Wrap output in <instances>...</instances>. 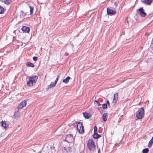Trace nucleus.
Returning <instances> with one entry per match:
<instances>
[{
    "label": "nucleus",
    "mask_w": 153,
    "mask_h": 153,
    "mask_svg": "<svg viewBox=\"0 0 153 153\" xmlns=\"http://www.w3.org/2000/svg\"><path fill=\"white\" fill-rule=\"evenodd\" d=\"M56 83L54 82H51L50 85L48 86V89H49L51 88L54 87L56 85Z\"/></svg>",
    "instance_id": "15"
},
{
    "label": "nucleus",
    "mask_w": 153,
    "mask_h": 153,
    "mask_svg": "<svg viewBox=\"0 0 153 153\" xmlns=\"http://www.w3.org/2000/svg\"><path fill=\"white\" fill-rule=\"evenodd\" d=\"M149 149L148 148H145L143 149L142 152L143 153H147L148 152Z\"/></svg>",
    "instance_id": "26"
},
{
    "label": "nucleus",
    "mask_w": 153,
    "mask_h": 153,
    "mask_svg": "<svg viewBox=\"0 0 153 153\" xmlns=\"http://www.w3.org/2000/svg\"><path fill=\"white\" fill-rule=\"evenodd\" d=\"M0 123L2 127H4L5 129H6L7 126H6V121H2Z\"/></svg>",
    "instance_id": "14"
},
{
    "label": "nucleus",
    "mask_w": 153,
    "mask_h": 153,
    "mask_svg": "<svg viewBox=\"0 0 153 153\" xmlns=\"http://www.w3.org/2000/svg\"><path fill=\"white\" fill-rule=\"evenodd\" d=\"M87 146L90 150L92 152H94L96 151V146L94 142L92 139H90L88 141Z\"/></svg>",
    "instance_id": "1"
},
{
    "label": "nucleus",
    "mask_w": 153,
    "mask_h": 153,
    "mask_svg": "<svg viewBox=\"0 0 153 153\" xmlns=\"http://www.w3.org/2000/svg\"><path fill=\"white\" fill-rule=\"evenodd\" d=\"M29 78L36 83V82L37 81L38 78V76H29Z\"/></svg>",
    "instance_id": "10"
},
{
    "label": "nucleus",
    "mask_w": 153,
    "mask_h": 153,
    "mask_svg": "<svg viewBox=\"0 0 153 153\" xmlns=\"http://www.w3.org/2000/svg\"><path fill=\"white\" fill-rule=\"evenodd\" d=\"M153 143V137H152L151 139L149 141L148 143V146L149 147H151L152 146V144Z\"/></svg>",
    "instance_id": "18"
},
{
    "label": "nucleus",
    "mask_w": 153,
    "mask_h": 153,
    "mask_svg": "<svg viewBox=\"0 0 153 153\" xmlns=\"http://www.w3.org/2000/svg\"><path fill=\"white\" fill-rule=\"evenodd\" d=\"M118 94L117 93H115L114 94L113 101L112 103L113 105H115L116 102L117 101L118 98Z\"/></svg>",
    "instance_id": "8"
},
{
    "label": "nucleus",
    "mask_w": 153,
    "mask_h": 153,
    "mask_svg": "<svg viewBox=\"0 0 153 153\" xmlns=\"http://www.w3.org/2000/svg\"><path fill=\"white\" fill-rule=\"evenodd\" d=\"M139 13L143 17H144L146 15V13L144 12V10L143 7H140L138 9Z\"/></svg>",
    "instance_id": "5"
},
{
    "label": "nucleus",
    "mask_w": 153,
    "mask_h": 153,
    "mask_svg": "<svg viewBox=\"0 0 153 153\" xmlns=\"http://www.w3.org/2000/svg\"><path fill=\"white\" fill-rule=\"evenodd\" d=\"M36 83L33 82L31 79H29V80L27 82V85L29 86H32L34 85Z\"/></svg>",
    "instance_id": "11"
},
{
    "label": "nucleus",
    "mask_w": 153,
    "mask_h": 153,
    "mask_svg": "<svg viewBox=\"0 0 153 153\" xmlns=\"http://www.w3.org/2000/svg\"><path fill=\"white\" fill-rule=\"evenodd\" d=\"M144 110L143 108H139L136 114V117L137 119H141L144 117Z\"/></svg>",
    "instance_id": "2"
},
{
    "label": "nucleus",
    "mask_w": 153,
    "mask_h": 153,
    "mask_svg": "<svg viewBox=\"0 0 153 153\" xmlns=\"http://www.w3.org/2000/svg\"><path fill=\"white\" fill-rule=\"evenodd\" d=\"M116 10L115 9L112 10L111 8H108L107 9V13L108 14L111 15L115 14L116 13Z\"/></svg>",
    "instance_id": "6"
},
{
    "label": "nucleus",
    "mask_w": 153,
    "mask_h": 153,
    "mask_svg": "<svg viewBox=\"0 0 153 153\" xmlns=\"http://www.w3.org/2000/svg\"><path fill=\"white\" fill-rule=\"evenodd\" d=\"M20 116V114L18 111L16 112L14 114V117L16 119H17Z\"/></svg>",
    "instance_id": "21"
},
{
    "label": "nucleus",
    "mask_w": 153,
    "mask_h": 153,
    "mask_svg": "<svg viewBox=\"0 0 153 153\" xmlns=\"http://www.w3.org/2000/svg\"><path fill=\"white\" fill-rule=\"evenodd\" d=\"M4 12V9L3 7L0 6V14H2Z\"/></svg>",
    "instance_id": "25"
},
{
    "label": "nucleus",
    "mask_w": 153,
    "mask_h": 153,
    "mask_svg": "<svg viewBox=\"0 0 153 153\" xmlns=\"http://www.w3.org/2000/svg\"><path fill=\"white\" fill-rule=\"evenodd\" d=\"M107 113H105L103 114L102 115V119L104 121H106L107 120Z\"/></svg>",
    "instance_id": "17"
},
{
    "label": "nucleus",
    "mask_w": 153,
    "mask_h": 153,
    "mask_svg": "<svg viewBox=\"0 0 153 153\" xmlns=\"http://www.w3.org/2000/svg\"><path fill=\"white\" fill-rule=\"evenodd\" d=\"M94 103L95 104H97L98 106H100L101 105L100 104L97 100H95Z\"/></svg>",
    "instance_id": "29"
},
{
    "label": "nucleus",
    "mask_w": 153,
    "mask_h": 153,
    "mask_svg": "<svg viewBox=\"0 0 153 153\" xmlns=\"http://www.w3.org/2000/svg\"><path fill=\"white\" fill-rule=\"evenodd\" d=\"M107 104L108 105V106H109L110 105V103H109L108 100L107 101Z\"/></svg>",
    "instance_id": "32"
},
{
    "label": "nucleus",
    "mask_w": 153,
    "mask_h": 153,
    "mask_svg": "<svg viewBox=\"0 0 153 153\" xmlns=\"http://www.w3.org/2000/svg\"><path fill=\"white\" fill-rule=\"evenodd\" d=\"M27 104V101L25 100L22 101L19 105L18 108L19 109L25 107Z\"/></svg>",
    "instance_id": "7"
},
{
    "label": "nucleus",
    "mask_w": 153,
    "mask_h": 153,
    "mask_svg": "<svg viewBox=\"0 0 153 153\" xmlns=\"http://www.w3.org/2000/svg\"><path fill=\"white\" fill-rule=\"evenodd\" d=\"M26 14V13H24V12L22 11H21L20 14V16L21 18H23L25 16Z\"/></svg>",
    "instance_id": "24"
},
{
    "label": "nucleus",
    "mask_w": 153,
    "mask_h": 153,
    "mask_svg": "<svg viewBox=\"0 0 153 153\" xmlns=\"http://www.w3.org/2000/svg\"><path fill=\"white\" fill-rule=\"evenodd\" d=\"M102 108L103 109H105L107 107V105L106 104H104L102 105Z\"/></svg>",
    "instance_id": "28"
},
{
    "label": "nucleus",
    "mask_w": 153,
    "mask_h": 153,
    "mask_svg": "<svg viewBox=\"0 0 153 153\" xmlns=\"http://www.w3.org/2000/svg\"><path fill=\"white\" fill-rule=\"evenodd\" d=\"M4 3L7 5H9L11 3V0H5L4 1Z\"/></svg>",
    "instance_id": "23"
},
{
    "label": "nucleus",
    "mask_w": 153,
    "mask_h": 153,
    "mask_svg": "<svg viewBox=\"0 0 153 153\" xmlns=\"http://www.w3.org/2000/svg\"><path fill=\"white\" fill-rule=\"evenodd\" d=\"M22 30L23 32L29 33L30 29L28 27L26 26H23L22 27Z\"/></svg>",
    "instance_id": "12"
},
{
    "label": "nucleus",
    "mask_w": 153,
    "mask_h": 153,
    "mask_svg": "<svg viewBox=\"0 0 153 153\" xmlns=\"http://www.w3.org/2000/svg\"><path fill=\"white\" fill-rule=\"evenodd\" d=\"M59 77H60V75L59 74L57 76V78H56V79L55 81L54 82L56 84V83H57Z\"/></svg>",
    "instance_id": "27"
},
{
    "label": "nucleus",
    "mask_w": 153,
    "mask_h": 153,
    "mask_svg": "<svg viewBox=\"0 0 153 153\" xmlns=\"http://www.w3.org/2000/svg\"><path fill=\"white\" fill-rule=\"evenodd\" d=\"M97 128L96 126H95L94 127V133H97Z\"/></svg>",
    "instance_id": "30"
},
{
    "label": "nucleus",
    "mask_w": 153,
    "mask_h": 153,
    "mask_svg": "<svg viewBox=\"0 0 153 153\" xmlns=\"http://www.w3.org/2000/svg\"><path fill=\"white\" fill-rule=\"evenodd\" d=\"M153 1V0H143L141 1L142 3L146 5H150Z\"/></svg>",
    "instance_id": "9"
},
{
    "label": "nucleus",
    "mask_w": 153,
    "mask_h": 153,
    "mask_svg": "<svg viewBox=\"0 0 153 153\" xmlns=\"http://www.w3.org/2000/svg\"><path fill=\"white\" fill-rule=\"evenodd\" d=\"M30 8V15L33 13V11L34 10V7L33 6H29Z\"/></svg>",
    "instance_id": "22"
},
{
    "label": "nucleus",
    "mask_w": 153,
    "mask_h": 153,
    "mask_svg": "<svg viewBox=\"0 0 153 153\" xmlns=\"http://www.w3.org/2000/svg\"><path fill=\"white\" fill-rule=\"evenodd\" d=\"M98 153H100V149H99L98 150Z\"/></svg>",
    "instance_id": "33"
},
{
    "label": "nucleus",
    "mask_w": 153,
    "mask_h": 153,
    "mask_svg": "<svg viewBox=\"0 0 153 153\" xmlns=\"http://www.w3.org/2000/svg\"><path fill=\"white\" fill-rule=\"evenodd\" d=\"M37 57L36 56H34L33 57V59L34 61H36L37 59Z\"/></svg>",
    "instance_id": "31"
},
{
    "label": "nucleus",
    "mask_w": 153,
    "mask_h": 153,
    "mask_svg": "<svg viewBox=\"0 0 153 153\" xmlns=\"http://www.w3.org/2000/svg\"><path fill=\"white\" fill-rule=\"evenodd\" d=\"M70 79V77L69 76H68L65 79L63 80V82L65 83H68L69 82Z\"/></svg>",
    "instance_id": "16"
},
{
    "label": "nucleus",
    "mask_w": 153,
    "mask_h": 153,
    "mask_svg": "<svg viewBox=\"0 0 153 153\" xmlns=\"http://www.w3.org/2000/svg\"><path fill=\"white\" fill-rule=\"evenodd\" d=\"M83 123L81 122H79L77 124V129L79 132L81 134L83 133L84 132Z\"/></svg>",
    "instance_id": "4"
},
{
    "label": "nucleus",
    "mask_w": 153,
    "mask_h": 153,
    "mask_svg": "<svg viewBox=\"0 0 153 153\" xmlns=\"http://www.w3.org/2000/svg\"><path fill=\"white\" fill-rule=\"evenodd\" d=\"M83 116L85 119H89L91 117V114L87 112L83 113Z\"/></svg>",
    "instance_id": "13"
},
{
    "label": "nucleus",
    "mask_w": 153,
    "mask_h": 153,
    "mask_svg": "<svg viewBox=\"0 0 153 153\" xmlns=\"http://www.w3.org/2000/svg\"><path fill=\"white\" fill-rule=\"evenodd\" d=\"M101 137V135L97 134V133H94L93 135V137L95 139H97Z\"/></svg>",
    "instance_id": "20"
},
{
    "label": "nucleus",
    "mask_w": 153,
    "mask_h": 153,
    "mask_svg": "<svg viewBox=\"0 0 153 153\" xmlns=\"http://www.w3.org/2000/svg\"><path fill=\"white\" fill-rule=\"evenodd\" d=\"M63 139L64 141L67 142L68 143H73L74 141V138L71 134H67L65 137V139Z\"/></svg>",
    "instance_id": "3"
},
{
    "label": "nucleus",
    "mask_w": 153,
    "mask_h": 153,
    "mask_svg": "<svg viewBox=\"0 0 153 153\" xmlns=\"http://www.w3.org/2000/svg\"><path fill=\"white\" fill-rule=\"evenodd\" d=\"M26 65L27 67H34V65L33 63L30 62H28L26 63Z\"/></svg>",
    "instance_id": "19"
}]
</instances>
